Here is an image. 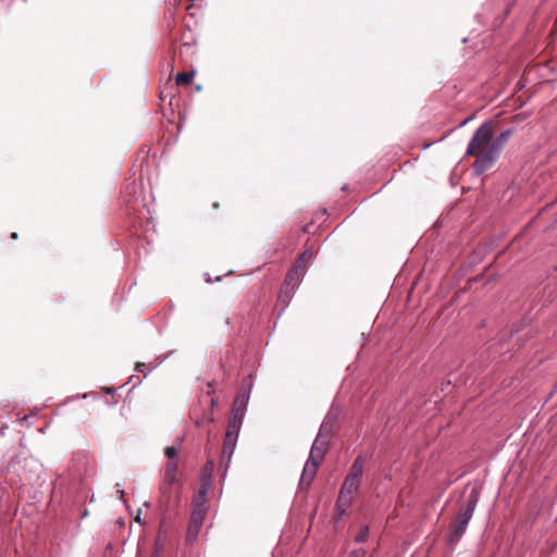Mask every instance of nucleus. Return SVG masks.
I'll list each match as a JSON object with an SVG mask.
<instances>
[{"label":"nucleus","mask_w":557,"mask_h":557,"mask_svg":"<svg viewBox=\"0 0 557 557\" xmlns=\"http://www.w3.org/2000/svg\"><path fill=\"white\" fill-rule=\"evenodd\" d=\"M151 557H161V553H159L158 549H154L153 554L151 555Z\"/></svg>","instance_id":"22"},{"label":"nucleus","mask_w":557,"mask_h":557,"mask_svg":"<svg viewBox=\"0 0 557 557\" xmlns=\"http://www.w3.org/2000/svg\"><path fill=\"white\" fill-rule=\"evenodd\" d=\"M236 442H237L236 437L226 436V435L224 437L223 448H222V454H221V462L225 463V466H227V463L230 462V460L232 458V455H233L235 446H236Z\"/></svg>","instance_id":"7"},{"label":"nucleus","mask_w":557,"mask_h":557,"mask_svg":"<svg viewBox=\"0 0 557 557\" xmlns=\"http://www.w3.org/2000/svg\"><path fill=\"white\" fill-rule=\"evenodd\" d=\"M144 367H145V363H137L135 369H136V371H138V372H143V368H144Z\"/></svg>","instance_id":"19"},{"label":"nucleus","mask_w":557,"mask_h":557,"mask_svg":"<svg viewBox=\"0 0 557 557\" xmlns=\"http://www.w3.org/2000/svg\"><path fill=\"white\" fill-rule=\"evenodd\" d=\"M213 469H214L213 461L212 460L207 461L205 469H203L205 473L208 474L209 476H211Z\"/></svg>","instance_id":"16"},{"label":"nucleus","mask_w":557,"mask_h":557,"mask_svg":"<svg viewBox=\"0 0 557 557\" xmlns=\"http://www.w3.org/2000/svg\"><path fill=\"white\" fill-rule=\"evenodd\" d=\"M485 250V248H479L478 250L474 251V256H480L482 253V251Z\"/></svg>","instance_id":"21"},{"label":"nucleus","mask_w":557,"mask_h":557,"mask_svg":"<svg viewBox=\"0 0 557 557\" xmlns=\"http://www.w3.org/2000/svg\"><path fill=\"white\" fill-rule=\"evenodd\" d=\"M164 454L169 459H174L177 456V449L173 446L166 447Z\"/></svg>","instance_id":"15"},{"label":"nucleus","mask_w":557,"mask_h":557,"mask_svg":"<svg viewBox=\"0 0 557 557\" xmlns=\"http://www.w3.org/2000/svg\"><path fill=\"white\" fill-rule=\"evenodd\" d=\"M470 120H471V117H469V119H466L465 121H462V122L460 123V126H463V125H466V124H467V123H468V122H469Z\"/></svg>","instance_id":"23"},{"label":"nucleus","mask_w":557,"mask_h":557,"mask_svg":"<svg viewBox=\"0 0 557 557\" xmlns=\"http://www.w3.org/2000/svg\"><path fill=\"white\" fill-rule=\"evenodd\" d=\"M312 258L311 250H305L297 259L296 264L292 269L293 276H301L305 274L307 262Z\"/></svg>","instance_id":"8"},{"label":"nucleus","mask_w":557,"mask_h":557,"mask_svg":"<svg viewBox=\"0 0 557 557\" xmlns=\"http://www.w3.org/2000/svg\"><path fill=\"white\" fill-rule=\"evenodd\" d=\"M363 472V459L362 457L356 458L350 467L349 473L347 474L341 491L355 495L360 485L361 475Z\"/></svg>","instance_id":"3"},{"label":"nucleus","mask_w":557,"mask_h":557,"mask_svg":"<svg viewBox=\"0 0 557 557\" xmlns=\"http://www.w3.org/2000/svg\"><path fill=\"white\" fill-rule=\"evenodd\" d=\"M319 466L320 465L307 460L299 482L301 488H307L308 486H310L317 474Z\"/></svg>","instance_id":"6"},{"label":"nucleus","mask_w":557,"mask_h":557,"mask_svg":"<svg viewBox=\"0 0 557 557\" xmlns=\"http://www.w3.org/2000/svg\"><path fill=\"white\" fill-rule=\"evenodd\" d=\"M154 549H158V550H159V553H161V550L163 549V542L161 541V536H160V534H159V535H158V537L156 539Z\"/></svg>","instance_id":"17"},{"label":"nucleus","mask_w":557,"mask_h":557,"mask_svg":"<svg viewBox=\"0 0 557 557\" xmlns=\"http://www.w3.org/2000/svg\"><path fill=\"white\" fill-rule=\"evenodd\" d=\"M368 535H369V529H368V527H363V528L359 531V533L356 535L355 541H356L357 543H363V542H366V541H367Z\"/></svg>","instance_id":"13"},{"label":"nucleus","mask_w":557,"mask_h":557,"mask_svg":"<svg viewBox=\"0 0 557 557\" xmlns=\"http://www.w3.org/2000/svg\"><path fill=\"white\" fill-rule=\"evenodd\" d=\"M366 552L364 549H356L350 553L349 557H364Z\"/></svg>","instance_id":"18"},{"label":"nucleus","mask_w":557,"mask_h":557,"mask_svg":"<svg viewBox=\"0 0 557 557\" xmlns=\"http://www.w3.org/2000/svg\"><path fill=\"white\" fill-rule=\"evenodd\" d=\"M195 72H182L175 77V82L178 86L188 85L194 78Z\"/></svg>","instance_id":"12"},{"label":"nucleus","mask_w":557,"mask_h":557,"mask_svg":"<svg viewBox=\"0 0 557 557\" xmlns=\"http://www.w3.org/2000/svg\"><path fill=\"white\" fill-rule=\"evenodd\" d=\"M206 518V507L197 503L190 516L186 539L188 542L196 540Z\"/></svg>","instance_id":"4"},{"label":"nucleus","mask_w":557,"mask_h":557,"mask_svg":"<svg viewBox=\"0 0 557 557\" xmlns=\"http://www.w3.org/2000/svg\"><path fill=\"white\" fill-rule=\"evenodd\" d=\"M180 488V483L176 475H165L163 478V483L160 487L161 494L163 497V502L169 505L173 494H177Z\"/></svg>","instance_id":"5"},{"label":"nucleus","mask_w":557,"mask_h":557,"mask_svg":"<svg viewBox=\"0 0 557 557\" xmlns=\"http://www.w3.org/2000/svg\"><path fill=\"white\" fill-rule=\"evenodd\" d=\"M354 495L345 493L343 491L339 492L337 502H336V510L338 518L346 513L347 509L351 505Z\"/></svg>","instance_id":"9"},{"label":"nucleus","mask_w":557,"mask_h":557,"mask_svg":"<svg viewBox=\"0 0 557 557\" xmlns=\"http://www.w3.org/2000/svg\"><path fill=\"white\" fill-rule=\"evenodd\" d=\"M480 492L472 488L467 499L459 507L458 512L449 523V543H457L466 532L467 525L479 502Z\"/></svg>","instance_id":"2"},{"label":"nucleus","mask_w":557,"mask_h":557,"mask_svg":"<svg viewBox=\"0 0 557 557\" xmlns=\"http://www.w3.org/2000/svg\"><path fill=\"white\" fill-rule=\"evenodd\" d=\"M242 425V418L234 416L227 424L226 436L238 438L239 430Z\"/></svg>","instance_id":"11"},{"label":"nucleus","mask_w":557,"mask_h":557,"mask_svg":"<svg viewBox=\"0 0 557 557\" xmlns=\"http://www.w3.org/2000/svg\"><path fill=\"white\" fill-rule=\"evenodd\" d=\"M206 492H207V487H206V485L203 484V485L201 486L200 492H199L200 497H202V496L206 494Z\"/></svg>","instance_id":"20"},{"label":"nucleus","mask_w":557,"mask_h":557,"mask_svg":"<svg viewBox=\"0 0 557 557\" xmlns=\"http://www.w3.org/2000/svg\"><path fill=\"white\" fill-rule=\"evenodd\" d=\"M324 453H325V447H324L323 443H320L319 440H315L312 445L308 460L320 465L321 461L323 460Z\"/></svg>","instance_id":"10"},{"label":"nucleus","mask_w":557,"mask_h":557,"mask_svg":"<svg viewBox=\"0 0 557 557\" xmlns=\"http://www.w3.org/2000/svg\"><path fill=\"white\" fill-rule=\"evenodd\" d=\"M512 136L511 129H505L498 136L494 137L493 124L491 122L483 123L476 128L470 139L466 154L474 156L475 160L472 164L476 174H483L490 170L498 160L504 146Z\"/></svg>","instance_id":"1"},{"label":"nucleus","mask_w":557,"mask_h":557,"mask_svg":"<svg viewBox=\"0 0 557 557\" xmlns=\"http://www.w3.org/2000/svg\"><path fill=\"white\" fill-rule=\"evenodd\" d=\"M177 472V463L173 460L169 461L165 468V475H176Z\"/></svg>","instance_id":"14"}]
</instances>
